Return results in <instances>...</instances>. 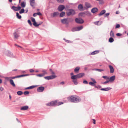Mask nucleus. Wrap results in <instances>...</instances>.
<instances>
[{"label": "nucleus", "instance_id": "10", "mask_svg": "<svg viewBox=\"0 0 128 128\" xmlns=\"http://www.w3.org/2000/svg\"><path fill=\"white\" fill-rule=\"evenodd\" d=\"M30 5L32 7H34L35 3L34 0H30Z\"/></svg>", "mask_w": 128, "mask_h": 128}, {"label": "nucleus", "instance_id": "1", "mask_svg": "<svg viewBox=\"0 0 128 128\" xmlns=\"http://www.w3.org/2000/svg\"><path fill=\"white\" fill-rule=\"evenodd\" d=\"M69 101L74 103H78L80 102L81 99L78 96L76 95L71 96L67 98Z\"/></svg>", "mask_w": 128, "mask_h": 128}, {"label": "nucleus", "instance_id": "2", "mask_svg": "<svg viewBox=\"0 0 128 128\" xmlns=\"http://www.w3.org/2000/svg\"><path fill=\"white\" fill-rule=\"evenodd\" d=\"M56 100L52 101L46 104L47 106H56Z\"/></svg>", "mask_w": 128, "mask_h": 128}, {"label": "nucleus", "instance_id": "45", "mask_svg": "<svg viewBox=\"0 0 128 128\" xmlns=\"http://www.w3.org/2000/svg\"><path fill=\"white\" fill-rule=\"evenodd\" d=\"M102 77L105 79H106L107 80H109V77L106 76H103Z\"/></svg>", "mask_w": 128, "mask_h": 128}, {"label": "nucleus", "instance_id": "21", "mask_svg": "<svg viewBox=\"0 0 128 128\" xmlns=\"http://www.w3.org/2000/svg\"><path fill=\"white\" fill-rule=\"evenodd\" d=\"M106 12V10H102L101 11L100 14H98V16H100L103 15Z\"/></svg>", "mask_w": 128, "mask_h": 128}, {"label": "nucleus", "instance_id": "62", "mask_svg": "<svg viewBox=\"0 0 128 128\" xmlns=\"http://www.w3.org/2000/svg\"><path fill=\"white\" fill-rule=\"evenodd\" d=\"M92 81H93V82L94 83H96V80H95L94 79L92 78Z\"/></svg>", "mask_w": 128, "mask_h": 128}, {"label": "nucleus", "instance_id": "58", "mask_svg": "<svg viewBox=\"0 0 128 128\" xmlns=\"http://www.w3.org/2000/svg\"><path fill=\"white\" fill-rule=\"evenodd\" d=\"M109 14H110L109 13H106L104 15V17H106L107 16H108L109 15Z\"/></svg>", "mask_w": 128, "mask_h": 128}, {"label": "nucleus", "instance_id": "5", "mask_svg": "<svg viewBox=\"0 0 128 128\" xmlns=\"http://www.w3.org/2000/svg\"><path fill=\"white\" fill-rule=\"evenodd\" d=\"M18 6L16 7L15 6H12L11 8L14 10V11H18L21 8L20 6H19V5H18Z\"/></svg>", "mask_w": 128, "mask_h": 128}, {"label": "nucleus", "instance_id": "18", "mask_svg": "<svg viewBox=\"0 0 128 128\" xmlns=\"http://www.w3.org/2000/svg\"><path fill=\"white\" fill-rule=\"evenodd\" d=\"M13 55L12 53L9 50L7 51V53L6 54V55L8 56L11 57Z\"/></svg>", "mask_w": 128, "mask_h": 128}, {"label": "nucleus", "instance_id": "16", "mask_svg": "<svg viewBox=\"0 0 128 128\" xmlns=\"http://www.w3.org/2000/svg\"><path fill=\"white\" fill-rule=\"evenodd\" d=\"M28 106H25L22 107L20 108L21 110H26L28 109Z\"/></svg>", "mask_w": 128, "mask_h": 128}, {"label": "nucleus", "instance_id": "37", "mask_svg": "<svg viewBox=\"0 0 128 128\" xmlns=\"http://www.w3.org/2000/svg\"><path fill=\"white\" fill-rule=\"evenodd\" d=\"M16 16L18 18L20 19L21 18L22 16L21 15H19L18 12L16 13Z\"/></svg>", "mask_w": 128, "mask_h": 128}, {"label": "nucleus", "instance_id": "9", "mask_svg": "<svg viewBox=\"0 0 128 128\" xmlns=\"http://www.w3.org/2000/svg\"><path fill=\"white\" fill-rule=\"evenodd\" d=\"M68 19L67 18H64L63 19L61 20V22L63 24H68Z\"/></svg>", "mask_w": 128, "mask_h": 128}, {"label": "nucleus", "instance_id": "42", "mask_svg": "<svg viewBox=\"0 0 128 128\" xmlns=\"http://www.w3.org/2000/svg\"><path fill=\"white\" fill-rule=\"evenodd\" d=\"M72 31L74 32H75V31H77V29L76 27H75L74 28H73L72 29Z\"/></svg>", "mask_w": 128, "mask_h": 128}, {"label": "nucleus", "instance_id": "46", "mask_svg": "<svg viewBox=\"0 0 128 128\" xmlns=\"http://www.w3.org/2000/svg\"><path fill=\"white\" fill-rule=\"evenodd\" d=\"M42 72H43L42 74H44V76L45 74H48L46 70H42Z\"/></svg>", "mask_w": 128, "mask_h": 128}, {"label": "nucleus", "instance_id": "25", "mask_svg": "<svg viewBox=\"0 0 128 128\" xmlns=\"http://www.w3.org/2000/svg\"><path fill=\"white\" fill-rule=\"evenodd\" d=\"M100 51L99 50H95L92 52L91 53V54L94 55L98 53Z\"/></svg>", "mask_w": 128, "mask_h": 128}, {"label": "nucleus", "instance_id": "20", "mask_svg": "<svg viewBox=\"0 0 128 128\" xmlns=\"http://www.w3.org/2000/svg\"><path fill=\"white\" fill-rule=\"evenodd\" d=\"M111 88H110V87H108L105 88H102L100 89V90H104L105 91H108L109 90H110Z\"/></svg>", "mask_w": 128, "mask_h": 128}, {"label": "nucleus", "instance_id": "28", "mask_svg": "<svg viewBox=\"0 0 128 128\" xmlns=\"http://www.w3.org/2000/svg\"><path fill=\"white\" fill-rule=\"evenodd\" d=\"M29 75V74H22V75H21L17 76V78H20V77H23V76H28Z\"/></svg>", "mask_w": 128, "mask_h": 128}, {"label": "nucleus", "instance_id": "3", "mask_svg": "<svg viewBox=\"0 0 128 128\" xmlns=\"http://www.w3.org/2000/svg\"><path fill=\"white\" fill-rule=\"evenodd\" d=\"M75 21L78 24H82L84 22V20L80 18H76L75 19Z\"/></svg>", "mask_w": 128, "mask_h": 128}, {"label": "nucleus", "instance_id": "23", "mask_svg": "<svg viewBox=\"0 0 128 128\" xmlns=\"http://www.w3.org/2000/svg\"><path fill=\"white\" fill-rule=\"evenodd\" d=\"M41 23L38 24L35 21L33 23V24L36 27H37L38 26H39L40 25L42 24V22H41Z\"/></svg>", "mask_w": 128, "mask_h": 128}, {"label": "nucleus", "instance_id": "27", "mask_svg": "<svg viewBox=\"0 0 128 128\" xmlns=\"http://www.w3.org/2000/svg\"><path fill=\"white\" fill-rule=\"evenodd\" d=\"M78 78L77 74L75 75H73L71 76V78L73 80L77 79Z\"/></svg>", "mask_w": 128, "mask_h": 128}, {"label": "nucleus", "instance_id": "33", "mask_svg": "<svg viewBox=\"0 0 128 128\" xmlns=\"http://www.w3.org/2000/svg\"><path fill=\"white\" fill-rule=\"evenodd\" d=\"M114 41V39L112 37H110L108 41L109 42L111 43Z\"/></svg>", "mask_w": 128, "mask_h": 128}, {"label": "nucleus", "instance_id": "7", "mask_svg": "<svg viewBox=\"0 0 128 128\" xmlns=\"http://www.w3.org/2000/svg\"><path fill=\"white\" fill-rule=\"evenodd\" d=\"M65 8L64 6L63 5H59L58 8V10L59 11H62Z\"/></svg>", "mask_w": 128, "mask_h": 128}, {"label": "nucleus", "instance_id": "29", "mask_svg": "<svg viewBox=\"0 0 128 128\" xmlns=\"http://www.w3.org/2000/svg\"><path fill=\"white\" fill-rule=\"evenodd\" d=\"M67 19H68V23L69 22H72L74 20L72 18H67Z\"/></svg>", "mask_w": 128, "mask_h": 128}, {"label": "nucleus", "instance_id": "15", "mask_svg": "<svg viewBox=\"0 0 128 128\" xmlns=\"http://www.w3.org/2000/svg\"><path fill=\"white\" fill-rule=\"evenodd\" d=\"M98 11V9L96 8H92L91 10V12H92L94 13H95Z\"/></svg>", "mask_w": 128, "mask_h": 128}, {"label": "nucleus", "instance_id": "38", "mask_svg": "<svg viewBox=\"0 0 128 128\" xmlns=\"http://www.w3.org/2000/svg\"><path fill=\"white\" fill-rule=\"evenodd\" d=\"M35 87V86H32L26 88V89H30L34 88Z\"/></svg>", "mask_w": 128, "mask_h": 128}, {"label": "nucleus", "instance_id": "30", "mask_svg": "<svg viewBox=\"0 0 128 128\" xmlns=\"http://www.w3.org/2000/svg\"><path fill=\"white\" fill-rule=\"evenodd\" d=\"M85 14L86 15V16H90L91 15V13L90 12H89L88 11H86V12H85Z\"/></svg>", "mask_w": 128, "mask_h": 128}, {"label": "nucleus", "instance_id": "47", "mask_svg": "<svg viewBox=\"0 0 128 128\" xmlns=\"http://www.w3.org/2000/svg\"><path fill=\"white\" fill-rule=\"evenodd\" d=\"M37 76L39 77H42L44 76V74H37Z\"/></svg>", "mask_w": 128, "mask_h": 128}, {"label": "nucleus", "instance_id": "49", "mask_svg": "<svg viewBox=\"0 0 128 128\" xmlns=\"http://www.w3.org/2000/svg\"><path fill=\"white\" fill-rule=\"evenodd\" d=\"M58 2L60 3H62L64 1V0H56Z\"/></svg>", "mask_w": 128, "mask_h": 128}, {"label": "nucleus", "instance_id": "8", "mask_svg": "<svg viewBox=\"0 0 128 128\" xmlns=\"http://www.w3.org/2000/svg\"><path fill=\"white\" fill-rule=\"evenodd\" d=\"M44 89V87L41 86L38 88L37 89V91L38 92H42Z\"/></svg>", "mask_w": 128, "mask_h": 128}, {"label": "nucleus", "instance_id": "51", "mask_svg": "<svg viewBox=\"0 0 128 128\" xmlns=\"http://www.w3.org/2000/svg\"><path fill=\"white\" fill-rule=\"evenodd\" d=\"M32 21L34 23L36 21L35 18H34L32 17L31 18Z\"/></svg>", "mask_w": 128, "mask_h": 128}, {"label": "nucleus", "instance_id": "34", "mask_svg": "<svg viewBox=\"0 0 128 128\" xmlns=\"http://www.w3.org/2000/svg\"><path fill=\"white\" fill-rule=\"evenodd\" d=\"M80 68L78 66L76 67L74 70V72H78Z\"/></svg>", "mask_w": 128, "mask_h": 128}, {"label": "nucleus", "instance_id": "55", "mask_svg": "<svg viewBox=\"0 0 128 128\" xmlns=\"http://www.w3.org/2000/svg\"><path fill=\"white\" fill-rule=\"evenodd\" d=\"M29 92H28V91H26L24 92V95L28 94H29Z\"/></svg>", "mask_w": 128, "mask_h": 128}, {"label": "nucleus", "instance_id": "40", "mask_svg": "<svg viewBox=\"0 0 128 128\" xmlns=\"http://www.w3.org/2000/svg\"><path fill=\"white\" fill-rule=\"evenodd\" d=\"M64 104L63 102H58L57 100H56V106H59Z\"/></svg>", "mask_w": 128, "mask_h": 128}, {"label": "nucleus", "instance_id": "59", "mask_svg": "<svg viewBox=\"0 0 128 128\" xmlns=\"http://www.w3.org/2000/svg\"><path fill=\"white\" fill-rule=\"evenodd\" d=\"M107 80L106 81L104 82L103 83H102V84H106V83L108 82H110L109 81V80Z\"/></svg>", "mask_w": 128, "mask_h": 128}, {"label": "nucleus", "instance_id": "11", "mask_svg": "<svg viewBox=\"0 0 128 128\" xmlns=\"http://www.w3.org/2000/svg\"><path fill=\"white\" fill-rule=\"evenodd\" d=\"M84 75V73H81L77 74L78 78H80L83 76Z\"/></svg>", "mask_w": 128, "mask_h": 128}, {"label": "nucleus", "instance_id": "13", "mask_svg": "<svg viewBox=\"0 0 128 128\" xmlns=\"http://www.w3.org/2000/svg\"><path fill=\"white\" fill-rule=\"evenodd\" d=\"M85 6L87 8H88L92 7V6L88 2H86L85 3Z\"/></svg>", "mask_w": 128, "mask_h": 128}, {"label": "nucleus", "instance_id": "6", "mask_svg": "<svg viewBox=\"0 0 128 128\" xmlns=\"http://www.w3.org/2000/svg\"><path fill=\"white\" fill-rule=\"evenodd\" d=\"M69 11L67 12V15L69 16L71 15H74L75 14V11L72 9L69 10Z\"/></svg>", "mask_w": 128, "mask_h": 128}, {"label": "nucleus", "instance_id": "44", "mask_svg": "<svg viewBox=\"0 0 128 128\" xmlns=\"http://www.w3.org/2000/svg\"><path fill=\"white\" fill-rule=\"evenodd\" d=\"M22 93V92L21 91H18L17 92V94L19 95H21Z\"/></svg>", "mask_w": 128, "mask_h": 128}, {"label": "nucleus", "instance_id": "63", "mask_svg": "<svg viewBox=\"0 0 128 128\" xmlns=\"http://www.w3.org/2000/svg\"><path fill=\"white\" fill-rule=\"evenodd\" d=\"M122 34H120V33H118L116 34V35L117 36H121Z\"/></svg>", "mask_w": 128, "mask_h": 128}, {"label": "nucleus", "instance_id": "19", "mask_svg": "<svg viewBox=\"0 0 128 128\" xmlns=\"http://www.w3.org/2000/svg\"><path fill=\"white\" fill-rule=\"evenodd\" d=\"M10 84L13 87H15L16 85L14 82L13 80L12 79H11L10 80Z\"/></svg>", "mask_w": 128, "mask_h": 128}, {"label": "nucleus", "instance_id": "35", "mask_svg": "<svg viewBox=\"0 0 128 128\" xmlns=\"http://www.w3.org/2000/svg\"><path fill=\"white\" fill-rule=\"evenodd\" d=\"M72 82L75 85H77L78 84L77 80V79L73 80Z\"/></svg>", "mask_w": 128, "mask_h": 128}, {"label": "nucleus", "instance_id": "54", "mask_svg": "<svg viewBox=\"0 0 128 128\" xmlns=\"http://www.w3.org/2000/svg\"><path fill=\"white\" fill-rule=\"evenodd\" d=\"M99 1V3L100 4H102L104 3V1L103 0H100Z\"/></svg>", "mask_w": 128, "mask_h": 128}, {"label": "nucleus", "instance_id": "4", "mask_svg": "<svg viewBox=\"0 0 128 128\" xmlns=\"http://www.w3.org/2000/svg\"><path fill=\"white\" fill-rule=\"evenodd\" d=\"M56 77V76L54 75H52L49 76L44 77V78L46 80H49L54 79Z\"/></svg>", "mask_w": 128, "mask_h": 128}, {"label": "nucleus", "instance_id": "52", "mask_svg": "<svg viewBox=\"0 0 128 128\" xmlns=\"http://www.w3.org/2000/svg\"><path fill=\"white\" fill-rule=\"evenodd\" d=\"M95 87L96 88H97L99 89V88H101L102 87V86L100 85H98V86H96Z\"/></svg>", "mask_w": 128, "mask_h": 128}, {"label": "nucleus", "instance_id": "64", "mask_svg": "<svg viewBox=\"0 0 128 128\" xmlns=\"http://www.w3.org/2000/svg\"><path fill=\"white\" fill-rule=\"evenodd\" d=\"M4 90V88L2 87H1L0 88V90L1 91H3Z\"/></svg>", "mask_w": 128, "mask_h": 128}, {"label": "nucleus", "instance_id": "41", "mask_svg": "<svg viewBox=\"0 0 128 128\" xmlns=\"http://www.w3.org/2000/svg\"><path fill=\"white\" fill-rule=\"evenodd\" d=\"M59 14V13L58 12H54L53 13V17H54L55 16L58 15Z\"/></svg>", "mask_w": 128, "mask_h": 128}, {"label": "nucleus", "instance_id": "39", "mask_svg": "<svg viewBox=\"0 0 128 128\" xmlns=\"http://www.w3.org/2000/svg\"><path fill=\"white\" fill-rule=\"evenodd\" d=\"M65 12H62L60 14V17H62L65 15Z\"/></svg>", "mask_w": 128, "mask_h": 128}, {"label": "nucleus", "instance_id": "26", "mask_svg": "<svg viewBox=\"0 0 128 128\" xmlns=\"http://www.w3.org/2000/svg\"><path fill=\"white\" fill-rule=\"evenodd\" d=\"M110 35L111 37H114V32L112 30L110 32Z\"/></svg>", "mask_w": 128, "mask_h": 128}, {"label": "nucleus", "instance_id": "31", "mask_svg": "<svg viewBox=\"0 0 128 128\" xmlns=\"http://www.w3.org/2000/svg\"><path fill=\"white\" fill-rule=\"evenodd\" d=\"M77 31H79L81 30H82L83 27L82 26H79L76 27Z\"/></svg>", "mask_w": 128, "mask_h": 128}, {"label": "nucleus", "instance_id": "14", "mask_svg": "<svg viewBox=\"0 0 128 128\" xmlns=\"http://www.w3.org/2000/svg\"><path fill=\"white\" fill-rule=\"evenodd\" d=\"M109 67L110 70V72L113 73L114 72V70L113 67L111 65L109 66Z\"/></svg>", "mask_w": 128, "mask_h": 128}, {"label": "nucleus", "instance_id": "17", "mask_svg": "<svg viewBox=\"0 0 128 128\" xmlns=\"http://www.w3.org/2000/svg\"><path fill=\"white\" fill-rule=\"evenodd\" d=\"M115 76H113L110 78H109V80L110 82H112L115 79Z\"/></svg>", "mask_w": 128, "mask_h": 128}, {"label": "nucleus", "instance_id": "60", "mask_svg": "<svg viewBox=\"0 0 128 128\" xmlns=\"http://www.w3.org/2000/svg\"><path fill=\"white\" fill-rule=\"evenodd\" d=\"M120 27V25L119 24H117L116 25L115 28H118Z\"/></svg>", "mask_w": 128, "mask_h": 128}, {"label": "nucleus", "instance_id": "53", "mask_svg": "<svg viewBox=\"0 0 128 128\" xmlns=\"http://www.w3.org/2000/svg\"><path fill=\"white\" fill-rule=\"evenodd\" d=\"M63 40H64L65 42L67 43H69L70 42V41L68 40H66L65 38H64Z\"/></svg>", "mask_w": 128, "mask_h": 128}, {"label": "nucleus", "instance_id": "36", "mask_svg": "<svg viewBox=\"0 0 128 128\" xmlns=\"http://www.w3.org/2000/svg\"><path fill=\"white\" fill-rule=\"evenodd\" d=\"M99 22H100L99 21L96 22H94V24H95L96 25L99 26V25H100L102 24V22H100V23L99 24Z\"/></svg>", "mask_w": 128, "mask_h": 128}, {"label": "nucleus", "instance_id": "22", "mask_svg": "<svg viewBox=\"0 0 128 128\" xmlns=\"http://www.w3.org/2000/svg\"><path fill=\"white\" fill-rule=\"evenodd\" d=\"M78 8L79 10H82L83 9V6L82 4H79L78 6Z\"/></svg>", "mask_w": 128, "mask_h": 128}, {"label": "nucleus", "instance_id": "32", "mask_svg": "<svg viewBox=\"0 0 128 128\" xmlns=\"http://www.w3.org/2000/svg\"><path fill=\"white\" fill-rule=\"evenodd\" d=\"M26 3L24 2H22L21 4L20 5L22 8H24L26 6Z\"/></svg>", "mask_w": 128, "mask_h": 128}, {"label": "nucleus", "instance_id": "24", "mask_svg": "<svg viewBox=\"0 0 128 128\" xmlns=\"http://www.w3.org/2000/svg\"><path fill=\"white\" fill-rule=\"evenodd\" d=\"M14 38H17L19 36L18 34H17L16 32H14Z\"/></svg>", "mask_w": 128, "mask_h": 128}, {"label": "nucleus", "instance_id": "57", "mask_svg": "<svg viewBox=\"0 0 128 128\" xmlns=\"http://www.w3.org/2000/svg\"><path fill=\"white\" fill-rule=\"evenodd\" d=\"M83 83L84 84H88V82L86 80H84L83 82Z\"/></svg>", "mask_w": 128, "mask_h": 128}, {"label": "nucleus", "instance_id": "12", "mask_svg": "<svg viewBox=\"0 0 128 128\" xmlns=\"http://www.w3.org/2000/svg\"><path fill=\"white\" fill-rule=\"evenodd\" d=\"M78 16H79L81 17H85L86 16V15L85 12L79 13L78 14Z\"/></svg>", "mask_w": 128, "mask_h": 128}, {"label": "nucleus", "instance_id": "50", "mask_svg": "<svg viewBox=\"0 0 128 128\" xmlns=\"http://www.w3.org/2000/svg\"><path fill=\"white\" fill-rule=\"evenodd\" d=\"M50 71L51 72V74H54V72L51 69H50Z\"/></svg>", "mask_w": 128, "mask_h": 128}, {"label": "nucleus", "instance_id": "48", "mask_svg": "<svg viewBox=\"0 0 128 128\" xmlns=\"http://www.w3.org/2000/svg\"><path fill=\"white\" fill-rule=\"evenodd\" d=\"M95 69L99 72H102V71H104V70L102 69H99L96 68V69Z\"/></svg>", "mask_w": 128, "mask_h": 128}, {"label": "nucleus", "instance_id": "61", "mask_svg": "<svg viewBox=\"0 0 128 128\" xmlns=\"http://www.w3.org/2000/svg\"><path fill=\"white\" fill-rule=\"evenodd\" d=\"M30 72L32 73L34 72V70L32 69H30Z\"/></svg>", "mask_w": 128, "mask_h": 128}, {"label": "nucleus", "instance_id": "43", "mask_svg": "<svg viewBox=\"0 0 128 128\" xmlns=\"http://www.w3.org/2000/svg\"><path fill=\"white\" fill-rule=\"evenodd\" d=\"M24 8L21 9L20 10L19 12V13L20 14H22L24 12Z\"/></svg>", "mask_w": 128, "mask_h": 128}, {"label": "nucleus", "instance_id": "56", "mask_svg": "<svg viewBox=\"0 0 128 128\" xmlns=\"http://www.w3.org/2000/svg\"><path fill=\"white\" fill-rule=\"evenodd\" d=\"M28 22L30 26L32 25V24L30 20H29L28 21Z\"/></svg>", "mask_w": 128, "mask_h": 128}]
</instances>
